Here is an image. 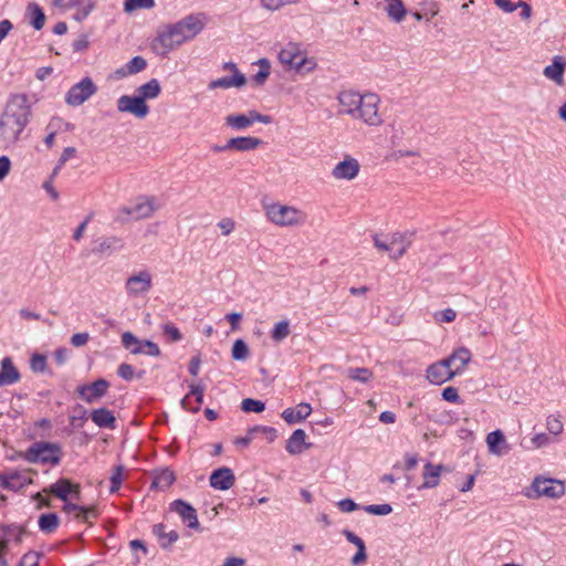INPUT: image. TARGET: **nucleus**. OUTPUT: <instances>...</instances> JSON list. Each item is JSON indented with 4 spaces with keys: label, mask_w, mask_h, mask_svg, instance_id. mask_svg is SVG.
<instances>
[{
    "label": "nucleus",
    "mask_w": 566,
    "mask_h": 566,
    "mask_svg": "<svg viewBox=\"0 0 566 566\" xmlns=\"http://www.w3.org/2000/svg\"><path fill=\"white\" fill-rule=\"evenodd\" d=\"M32 112L28 95L11 94L0 115V138L6 143H17L31 120Z\"/></svg>",
    "instance_id": "f257e3e1"
},
{
    "label": "nucleus",
    "mask_w": 566,
    "mask_h": 566,
    "mask_svg": "<svg viewBox=\"0 0 566 566\" xmlns=\"http://www.w3.org/2000/svg\"><path fill=\"white\" fill-rule=\"evenodd\" d=\"M338 102L343 113L363 120L368 126H380L384 123L379 114L380 98L374 93L343 91L338 95Z\"/></svg>",
    "instance_id": "f03ea898"
},
{
    "label": "nucleus",
    "mask_w": 566,
    "mask_h": 566,
    "mask_svg": "<svg viewBox=\"0 0 566 566\" xmlns=\"http://www.w3.org/2000/svg\"><path fill=\"white\" fill-rule=\"evenodd\" d=\"M205 27L203 14H189L180 21L170 24L161 32L158 38V44L165 52L172 51L182 43L193 39Z\"/></svg>",
    "instance_id": "7ed1b4c3"
},
{
    "label": "nucleus",
    "mask_w": 566,
    "mask_h": 566,
    "mask_svg": "<svg viewBox=\"0 0 566 566\" xmlns=\"http://www.w3.org/2000/svg\"><path fill=\"white\" fill-rule=\"evenodd\" d=\"M263 208L266 219L281 228L301 227L307 221L306 212L294 206L272 202L264 205Z\"/></svg>",
    "instance_id": "20e7f679"
},
{
    "label": "nucleus",
    "mask_w": 566,
    "mask_h": 566,
    "mask_svg": "<svg viewBox=\"0 0 566 566\" xmlns=\"http://www.w3.org/2000/svg\"><path fill=\"white\" fill-rule=\"evenodd\" d=\"M279 61L286 70H293L302 74L310 73L317 66L316 61L313 57H308L306 51L296 42H289L281 49Z\"/></svg>",
    "instance_id": "39448f33"
},
{
    "label": "nucleus",
    "mask_w": 566,
    "mask_h": 566,
    "mask_svg": "<svg viewBox=\"0 0 566 566\" xmlns=\"http://www.w3.org/2000/svg\"><path fill=\"white\" fill-rule=\"evenodd\" d=\"M63 457L62 447L57 442L38 441L32 443L21 458L29 463L57 465Z\"/></svg>",
    "instance_id": "423d86ee"
},
{
    "label": "nucleus",
    "mask_w": 566,
    "mask_h": 566,
    "mask_svg": "<svg viewBox=\"0 0 566 566\" xmlns=\"http://www.w3.org/2000/svg\"><path fill=\"white\" fill-rule=\"evenodd\" d=\"M566 492L564 481L553 478L537 475L534 478L530 491L526 492L528 499L547 497L552 500L560 499Z\"/></svg>",
    "instance_id": "0eeeda50"
},
{
    "label": "nucleus",
    "mask_w": 566,
    "mask_h": 566,
    "mask_svg": "<svg viewBox=\"0 0 566 566\" xmlns=\"http://www.w3.org/2000/svg\"><path fill=\"white\" fill-rule=\"evenodd\" d=\"M224 122L226 125L232 129L244 130L256 122L270 124L272 118L269 115H263L258 111L251 109L247 114H230L224 118Z\"/></svg>",
    "instance_id": "6e6552de"
},
{
    "label": "nucleus",
    "mask_w": 566,
    "mask_h": 566,
    "mask_svg": "<svg viewBox=\"0 0 566 566\" xmlns=\"http://www.w3.org/2000/svg\"><path fill=\"white\" fill-rule=\"evenodd\" d=\"M96 90L94 82L90 77H85L69 90L65 102L71 106H80L94 95Z\"/></svg>",
    "instance_id": "1a4fd4ad"
},
{
    "label": "nucleus",
    "mask_w": 566,
    "mask_h": 566,
    "mask_svg": "<svg viewBox=\"0 0 566 566\" xmlns=\"http://www.w3.org/2000/svg\"><path fill=\"white\" fill-rule=\"evenodd\" d=\"M117 111L128 113L136 118H145L149 114V106L139 95H123L117 99Z\"/></svg>",
    "instance_id": "9d476101"
},
{
    "label": "nucleus",
    "mask_w": 566,
    "mask_h": 566,
    "mask_svg": "<svg viewBox=\"0 0 566 566\" xmlns=\"http://www.w3.org/2000/svg\"><path fill=\"white\" fill-rule=\"evenodd\" d=\"M108 388L109 382L104 378H98L92 384L78 386L76 392L85 402L95 403L106 395Z\"/></svg>",
    "instance_id": "9b49d317"
},
{
    "label": "nucleus",
    "mask_w": 566,
    "mask_h": 566,
    "mask_svg": "<svg viewBox=\"0 0 566 566\" xmlns=\"http://www.w3.org/2000/svg\"><path fill=\"white\" fill-rule=\"evenodd\" d=\"M374 245L381 252H389L392 260H398L407 252L409 242L402 237H392L390 242L385 241L380 234L373 237Z\"/></svg>",
    "instance_id": "f8f14e48"
},
{
    "label": "nucleus",
    "mask_w": 566,
    "mask_h": 566,
    "mask_svg": "<svg viewBox=\"0 0 566 566\" xmlns=\"http://www.w3.org/2000/svg\"><path fill=\"white\" fill-rule=\"evenodd\" d=\"M455 376L446 358L429 365L426 370V378L432 385H442Z\"/></svg>",
    "instance_id": "ddd939ff"
},
{
    "label": "nucleus",
    "mask_w": 566,
    "mask_h": 566,
    "mask_svg": "<svg viewBox=\"0 0 566 566\" xmlns=\"http://www.w3.org/2000/svg\"><path fill=\"white\" fill-rule=\"evenodd\" d=\"M360 171V164L358 160L349 155H345L343 160L334 166L332 169V177L336 180H353Z\"/></svg>",
    "instance_id": "4468645a"
},
{
    "label": "nucleus",
    "mask_w": 566,
    "mask_h": 566,
    "mask_svg": "<svg viewBox=\"0 0 566 566\" xmlns=\"http://www.w3.org/2000/svg\"><path fill=\"white\" fill-rule=\"evenodd\" d=\"M32 482L31 478L17 470L0 472V488L4 490L17 492Z\"/></svg>",
    "instance_id": "2eb2a0df"
},
{
    "label": "nucleus",
    "mask_w": 566,
    "mask_h": 566,
    "mask_svg": "<svg viewBox=\"0 0 566 566\" xmlns=\"http://www.w3.org/2000/svg\"><path fill=\"white\" fill-rule=\"evenodd\" d=\"M171 511L176 512L188 527L198 530L200 527L196 510L184 500H175L170 504Z\"/></svg>",
    "instance_id": "dca6fc26"
},
{
    "label": "nucleus",
    "mask_w": 566,
    "mask_h": 566,
    "mask_svg": "<svg viewBox=\"0 0 566 566\" xmlns=\"http://www.w3.org/2000/svg\"><path fill=\"white\" fill-rule=\"evenodd\" d=\"M472 359V353L468 347L461 346L455 348L446 360L452 367L453 373L461 375Z\"/></svg>",
    "instance_id": "f3484780"
},
{
    "label": "nucleus",
    "mask_w": 566,
    "mask_h": 566,
    "mask_svg": "<svg viewBox=\"0 0 566 566\" xmlns=\"http://www.w3.org/2000/svg\"><path fill=\"white\" fill-rule=\"evenodd\" d=\"M151 287V275L148 271H140L126 281V290L130 295L146 293Z\"/></svg>",
    "instance_id": "a211bd4d"
},
{
    "label": "nucleus",
    "mask_w": 566,
    "mask_h": 566,
    "mask_svg": "<svg viewBox=\"0 0 566 566\" xmlns=\"http://www.w3.org/2000/svg\"><path fill=\"white\" fill-rule=\"evenodd\" d=\"M209 481L213 489L227 491L233 486L235 476L230 468L223 467L214 470Z\"/></svg>",
    "instance_id": "6ab92c4d"
},
{
    "label": "nucleus",
    "mask_w": 566,
    "mask_h": 566,
    "mask_svg": "<svg viewBox=\"0 0 566 566\" xmlns=\"http://www.w3.org/2000/svg\"><path fill=\"white\" fill-rule=\"evenodd\" d=\"M227 66L231 67V70L234 72L233 76H226V77H221V78L212 81L209 84L210 88L241 87L245 84V82H247L245 76L238 71L235 64L229 63V64H227Z\"/></svg>",
    "instance_id": "aec40b11"
},
{
    "label": "nucleus",
    "mask_w": 566,
    "mask_h": 566,
    "mask_svg": "<svg viewBox=\"0 0 566 566\" xmlns=\"http://www.w3.org/2000/svg\"><path fill=\"white\" fill-rule=\"evenodd\" d=\"M189 387L190 392L181 400V405L191 412H197L203 402L205 388L200 384H191Z\"/></svg>",
    "instance_id": "412c9836"
},
{
    "label": "nucleus",
    "mask_w": 566,
    "mask_h": 566,
    "mask_svg": "<svg viewBox=\"0 0 566 566\" xmlns=\"http://www.w3.org/2000/svg\"><path fill=\"white\" fill-rule=\"evenodd\" d=\"M263 144L262 139L252 136H239L228 140V148L237 151H251Z\"/></svg>",
    "instance_id": "4be33fe9"
},
{
    "label": "nucleus",
    "mask_w": 566,
    "mask_h": 566,
    "mask_svg": "<svg viewBox=\"0 0 566 566\" xmlns=\"http://www.w3.org/2000/svg\"><path fill=\"white\" fill-rule=\"evenodd\" d=\"M489 451L495 455H502L510 451L505 437L501 430H495L486 436Z\"/></svg>",
    "instance_id": "5701e85b"
},
{
    "label": "nucleus",
    "mask_w": 566,
    "mask_h": 566,
    "mask_svg": "<svg viewBox=\"0 0 566 566\" xmlns=\"http://www.w3.org/2000/svg\"><path fill=\"white\" fill-rule=\"evenodd\" d=\"M50 492L63 502H66L69 494H80V486L77 484H73L67 479H60L50 486Z\"/></svg>",
    "instance_id": "b1692460"
},
{
    "label": "nucleus",
    "mask_w": 566,
    "mask_h": 566,
    "mask_svg": "<svg viewBox=\"0 0 566 566\" xmlns=\"http://www.w3.org/2000/svg\"><path fill=\"white\" fill-rule=\"evenodd\" d=\"M20 380V373L15 368L10 357L1 360L0 386H8Z\"/></svg>",
    "instance_id": "393cba45"
},
{
    "label": "nucleus",
    "mask_w": 566,
    "mask_h": 566,
    "mask_svg": "<svg viewBox=\"0 0 566 566\" xmlns=\"http://www.w3.org/2000/svg\"><path fill=\"white\" fill-rule=\"evenodd\" d=\"M91 419L98 428H116V418L114 413L104 407L94 409L91 412Z\"/></svg>",
    "instance_id": "a878e982"
},
{
    "label": "nucleus",
    "mask_w": 566,
    "mask_h": 566,
    "mask_svg": "<svg viewBox=\"0 0 566 566\" xmlns=\"http://www.w3.org/2000/svg\"><path fill=\"white\" fill-rule=\"evenodd\" d=\"M312 412V407L308 403L302 402L294 408H286L282 412V418L287 423H296L305 420Z\"/></svg>",
    "instance_id": "bb28decb"
},
{
    "label": "nucleus",
    "mask_w": 566,
    "mask_h": 566,
    "mask_svg": "<svg viewBox=\"0 0 566 566\" xmlns=\"http://www.w3.org/2000/svg\"><path fill=\"white\" fill-rule=\"evenodd\" d=\"M155 210V200L153 198H146L127 209L126 212L135 219H145L151 217Z\"/></svg>",
    "instance_id": "cd10ccee"
},
{
    "label": "nucleus",
    "mask_w": 566,
    "mask_h": 566,
    "mask_svg": "<svg viewBox=\"0 0 566 566\" xmlns=\"http://www.w3.org/2000/svg\"><path fill=\"white\" fill-rule=\"evenodd\" d=\"M443 470L442 464H432L428 462L423 468V489H432L439 484V478Z\"/></svg>",
    "instance_id": "c85d7f7f"
},
{
    "label": "nucleus",
    "mask_w": 566,
    "mask_h": 566,
    "mask_svg": "<svg viewBox=\"0 0 566 566\" xmlns=\"http://www.w3.org/2000/svg\"><path fill=\"white\" fill-rule=\"evenodd\" d=\"M153 534L158 538L159 545L163 548H168L179 538V535L176 531L171 530L166 532V526L161 523L155 524L153 526Z\"/></svg>",
    "instance_id": "c756f323"
},
{
    "label": "nucleus",
    "mask_w": 566,
    "mask_h": 566,
    "mask_svg": "<svg viewBox=\"0 0 566 566\" xmlns=\"http://www.w3.org/2000/svg\"><path fill=\"white\" fill-rule=\"evenodd\" d=\"M565 62L560 56H555L553 63L544 69V75L557 84H562L564 78Z\"/></svg>",
    "instance_id": "7c9ffc66"
},
{
    "label": "nucleus",
    "mask_w": 566,
    "mask_h": 566,
    "mask_svg": "<svg viewBox=\"0 0 566 566\" xmlns=\"http://www.w3.org/2000/svg\"><path fill=\"white\" fill-rule=\"evenodd\" d=\"M306 433L296 429L286 441V451L290 454H300L304 450Z\"/></svg>",
    "instance_id": "2f4dec72"
},
{
    "label": "nucleus",
    "mask_w": 566,
    "mask_h": 566,
    "mask_svg": "<svg viewBox=\"0 0 566 566\" xmlns=\"http://www.w3.org/2000/svg\"><path fill=\"white\" fill-rule=\"evenodd\" d=\"M161 92V86L158 80L151 78L147 83L140 85L136 90V94L143 97L146 102L147 99H154L159 96Z\"/></svg>",
    "instance_id": "473e14b6"
},
{
    "label": "nucleus",
    "mask_w": 566,
    "mask_h": 566,
    "mask_svg": "<svg viewBox=\"0 0 566 566\" xmlns=\"http://www.w3.org/2000/svg\"><path fill=\"white\" fill-rule=\"evenodd\" d=\"M387 6L384 10L387 12L388 17L395 21L400 22L406 17V8L401 0H385Z\"/></svg>",
    "instance_id": "72a5a7b5"
},
{
    "label": "nucleus",
    "mask_w": 566,
    "mask_h": 566,
    "mask_svg": "<svg viewBox=\"0 0 566 566\" xmlns=\"http://www.w3.org/2000/svg\"><path fill=\"white\" fill-rule=\"evenodd\" d=\"M24 533V527L18 525H3L0 527V536H3L9 543H21Z\"/></svg>",
    "instance_id": "f704fd0d"
},
{
    "label": "nucleus",
    "mask_w": 566,
    "mask_h": 566,
    "mask_svg": "<svg viewBox=\"0 0 566 566\" xmlns=\"http://www.w3.org/2000/svg\"><path fill=\"white\" fill-rule=\"evenodd\" d=\"M59 524H60V518L55 513L42 514L39 517V528L45 534H51V533L55 532Z\"/></svg>",
    "instance_id": "c9c22d12"
},
{
    "label": "nucleus",
    "mask_w": 566,
    "mask_h": 566,
    "mask_svg": "<svg viewBox=\"0 0 566 566\" xmlns=\"http://www.w3.org/2000/svg\"><path fill=\"white\" fill-rule=\"evenodd\" d=\"M122 344L134 355L144 353L142 342L130 332H125L122 335Z\"/></svg>",
    "instance_id": "e433bc0d"
},
{
    "label": "nucleus",
    "mask_w": 566,
    "mask_h": 566,
    "mask_svg": "<svg viewBox=\"0 0 566 566\" xmlns=\"http://www.w3.org/2000/svg\"><path fill=\"white\" fill-rule=\"evenodd\" d=\"M175 474L169 469H163L158 471L154 478L153 485L156 488L166 489L175 482Z\"/></svg>",
    "instance_id": "4c0bfd02"
},
{
    "label": "nucleus",
    "mask_w": 566,
    "mask_h": 566,
    "mask_svg": "<svg viewBox=\"0 0 566 566\" xmlns=\"http://www.w3.org/2000/svg\"><path fill=\"white\" fill-rule=\"evenodd\" d=\"M291 333V329H290V322L287 319H284V321H281V322H277L273 329L271 331V338L276 342V343H280L282 342L283 339H285Z\"/></svg>",
    "instance_id": "58836bf2"
},
{
    "label": "nucleus",
    "mask_w": 566,
    "mask_h": 566,
    "mask_svg": "<svg viewBox=\"0 0 566 566\" xmlns=\"http://www.w3.org/2000/svg\"><path fill=\"white\" fill-rule=\"evenodd\" d=\"M231 356L234 360H245L250 356V349L243 339L233 343Z\"/></svg>",
    "instance_id": "ea45409f"
},
{
    "label": "nucleus",
    "mask_w": 566,
    "mask_h": 566,
    "mask_svg": "<svg viewBox=\"0 0 566 566\" xmlns=\"http://www.w3.org/2000/svg\"><path fill=\"white\" fill-rule=\"evenodd\" d=\"M347 375L350 379L367 382L373 378V371L365 367L349 368Z\"/></svg>",
    "instance_id": "a19ab883"
},
{
    "label": "nucleus",
    "mask_w": 566,
    "mask_h": 566,
    "mask_svg": "<svg viewBox=\"0 0 566 566\" xmlns=\"http://www.w3.org/2000/svg\"><path fill=\"white\" fill-rule=\"evenodd\" d=\"M147 62L144 57L135 56L126 64V71H123V76L139 73L145 70Z\"/></svg>",
    "instance_id": "79ce46f5"
},
{
    "label": "nucleus",
    "mask_w": 566,
    "mask_h": 566,
    "mask_svg": "<svg viewBox=\"0 0 566 566\" xmlns=\"http://www.w3.org/2000/svg\"><path fill=\"white\" fill-rule=\"evenodd\" d=\"M29 10L32 14V25L35 30H41L45 23V15L43 10L35 3L29 4Z\"/></svg>",
    "instance_id": "37998d69"
},
{
    "label": "nucleus",
    "mask_w": 566,
    "mask_h": 566,
    "mask_svg": "<svg viewBox=\"0 0 566 566\" xmlns=\"http://www.w3.org/2000/svg\"><path fill=\"white\" fill-rule=\"evenodd\" d=\"M155 7V0H125L124 11L133 12L138 9H153Z\"/></svg>",
    "instance_id": "c03bdc74"
},
{
    "label": "nucleus",
    "mask_w": 566,
    "mask_h": 566,
    "mask_svg": "<svg viewBox=\"0 0 566 566\" xmlns=\"http://www.w3.org/2000/svg\"><path fill=\"white\" fill-rule=\"evenodd\" d=\"M259 64H260V71L255 75H253L252 81L256 85H262V84H264V82L266 81V78L270 75V63L266 59H261L259 61Z\"/></svg>",
    "instance_id": "a18cd8bd"
},
{
    "label": "nucleus",
    "mask_w": 566,
    "mask_h": 566,
    "mask_svg": "<svg viewBox=\"0 0 566 566\" xmlns=\"http://www.w3.org/2000/svg\"><path fill=\"white\" fill-rule=\"evenodd\" d=\"M241 408L245 412H262L265 409L264 402L252 398H245L241 402Z\"/></svg>",
    "instance_id": "49530a36"
},
{
    "label": "nucleus",
    "mask_w": 566,
    "mask_h": 566,
    "mask_svg": "<svg viewBox=\"0 0 566 566\" xmlns=\"http://www.w3.org/2000/svg\"><path fill=\"white\" fill-rule=\"evenodd\" d=\"M546 428L551 434L559 436L563 433L564 424L558 417L548 416L546 419Z\"/></svg>",
    "instance_id": "de8ad7c7"
},
{
    "label": "nucleus",
    "mask_w": 566,
    "mask_h": 566,
    "mask_svg": "<svg viewBox=\"0 0 566 566\" xmlns=\"http://www.w3.org/2000/svg\"><path fill=\"white\" fill-rule=\"evenodd\" d=\"M123 465L115 467L112 476H111V486L109 492L115 493L119 490L122 482H123Z\"/></svg>",
    "instance_id": "09e8293b"
},
{
    "label": "nucleus",
    "mask_w": 566,
    "mask_h": 566,
    "mask_svg": "<svg viewBox=\"0 0 566 566\" xmlns=\"http://www.w3.org/2000/svg\"><path fill=\"white\" fill-rule=\"evenodd\" d=\"M163 333L168 338L169 342H179L182 338V335L177 326L171 323H167L163 325Z\"/></svg>",
    "instance_id": "8fccbe9b"
},
{
    "label": "nucleus",
    "mask_w": 566,
    "mask_h": 566,
    "mask_svg": "<svg viewBox=\"0 0 566 566\" xmlns=\"http://www.w3.org/2000/svg\"><path fill=\"white\" fill-rule=\"evenodd\" d=\"M457 317V312L452 308H446L433 314L437 323H452Z\"/></svg>",
    "instance_id": "3c124183"
},
{
    "label": "nucleus",
    "mask_w": 566,
    "mask_h": 566,
    "mask_svg": "<svg viewBox=\"0 0 566 566\" xmlns=\"http://www.w3.org/2000/svg\"><path fill=\"white\" fill-rule=\"evenodd\" d=\"M30 367L34 373H43L46 368V357L41 354L32 355Z\"/></svg>",
    "instance_id": "603ef678"
},
{
    "label": "nucleus",
    "mask_w": 566,
    "mask_h": 566,
    "mask_svg": "<svg viewBox=\"0 0 566 566\" xmlns=\"http://www.w3.org/2000/svg\"><path fill=\"white\" fill-rule=\"evenodd\" d=\"M262 433L269 442H273L276 438V430L272 427L255 426L250 428V434Z\"/></svg>",
    "instance_id": "864d4df0"
},
{
    "label": "nucleus",
    "mask_w": 566,
    "mask_h": 566,
    "mask_svg": "<svg viewBox=\"0 0 566 566\" xmlns=\"http://www.w3.org/2000/svg\"><path fill=\"white\" fill-rule=\"evenodd\" d=\"M297 0H261V6L265 10L276 11L289 3H294Z\"/></svg>",
    "instance_id": "5fc2aeb1"
},
{
    "label": "nucleus",
    "mask_w": 566,
    "mask_h": 566,
    "mask_svg": "<svg viewBox=\"0 0 566 566\" xmlns=\"http://www.w3.org/2000/svg\"><path fill=\"white\" fill-rule=\"evenodd\" d=\"M364 510L367 513L375 514V515H387V514L391 513L392 507L389 504H379V505L371 504V505L365 506Z\"/></svg>",
    "instance_id": "6e6d98bb"
},
{
    "label": "nucleus",
    "mask_w": 566,
    "mask_h": 566,
    "mask_svg": "<svg viewBox=\"0 0 566 566\" xmlns=\"http://www.w3.org/2000/svg\"><path fill=\"white\" fill-rule=\"evenodd\" d=\"M40 556L38 553L29 552L22 556L19 566H39Z\"/></svg>",
    "instance_id": "4d7b16f0"
},
{
    "label": "nucleus",
    "mask_w": 566,
    "mask_h": 566,
    "mask_svg": "<svg viewBox=\"0 0 566 566\" xmlns=\"http://www.w3.org/2000/svg\"><path fill=\"white\" fill-rule=\"evenodd\" d=\"M442 398L449 402L459 403L461 402L458 389L454 387H447L442 390Z\"/></svg>",
    "instance_id": "13d9d810"
},
{
    "label": "nucleus",
    "mask_w": 566,
    "mask_h": 566,
    "mask_svg": "<svg viewBox=\"0 0 566 566\" xmlns=\"http://www.w3.org/2000/svg\"><path fill=\"white\" fill-rule=\"evenodd\" d=\"M531 442L532 447H528L527 449H539L547 446L551 440L546 433H537L532 438Z\"/></svg>",
    "instance_id": "bf43d9fd"
},
{
    "label": "nucleus",
    "mask_w": 566,
    "mask_h": 566,
    "mask_svg": "<svg viewBox=\"0 0 566 566\" xmlns=\"http://www.w3.org/2000/svg\"><path fill=\"white\" fill-rule=\"evenodd\" d=\"M117 374L125 380H132L134 376L133 366L126 363H123L118 366Z\"/></svg>",
    "instance_id": "052dcab7"
},
{
    "label": "nucleus",
    "mask_w": 566,
    "mask_h": 566,
    "mask_svg": "<svg viewBox=\"0 0 566 566\" xmlns=\"http://www.w3.org/2000/svg\"><path fill=\"white\" fill-rule=\"evenodd\" d=\"M343 535L346 537V539L349 543H353L357 547V551L360 549V547L366 548L364 541L360 537H358L356 534H354L352 531L344 530Z\"/></svg>",
    "instance_id": "680f3d73"
},
{
    "label": "nucleus",
    "mask_w": 566,
    "mask_h": 566,
    "mask_svg": "<svg viewBox=\"0 0 566 566\" xmlns=\"http://www.w3.org/2000/svg\"><path fill=\"white\" fill-rule=\"evenodd\" d=\"M88 339V333H76L71 337L70 342L74 347H82L87 344Z\"/></svg>",
    "instance_id": "e2e57ef3"
},
{
    "label": "nucleus",
    "mask_w": 566,
    "mask_h": 566,
    "mask_svg": "<svg viewBox=\"0 0 566 566\" xmlns=\"http://www.w3.org/2000/svg\"><path fill=\"white\" fill-rule=\"evenodd\" d=\"M142 345H143L144 353H146L147 355L155 356V357L160 355V349H159L158 345L155 344L154 342L145 340L144 343H142Z\"/></svg>",
    "instance_id": "0e129e2a"
},
{
    "label": "nucleus",
    "mask_w": 566,
    "mask_h": 566,
    "mask_svg": "<svg viewBox=\"0 0 566 566\" xmlns=\"http://www.w3.org/2000/svg\"><path fill=\"white\" fill-rule=\"evenodd\" d=\"M338 507L342 512L349 513L358 509V505L350 499H344L338 502Z\"/></svg>",
    "instance_id": "69168bd1"
},
{
    "label": "nucleus",
    "mask_w": 566,
    "mask_h": 566,
    "mask_svg": "<svg viewBox=\"0 0 566 566\" xmlns=\"http://www.w3.org/2000/svg\"><path fill=\"white\" fill-rule=\"evenodd\" d=\"M494 3L507 13H512L517 9V3H513L510 0H494Z\"/></svg>",
    "instance_id": "338daca9"
},
{
    "label": "nucleus",
    "mask_w": 566,
    "mask_h": 566,
    "mask_svg": "<svg viewBox=\"0 0 566 566\" xmlns=\"http://www.w3.org/2000/svg\"><path fill=\"white\" fill-rule=\"evenodd\" d=\"M88 44H90V42H88L87 36L83 34L73 42V50L75 52L85 51L88 48Z\"/></svg>",
    "instance_id": "774afa93"
}]
</instances>
